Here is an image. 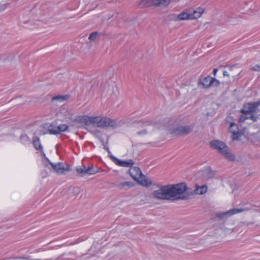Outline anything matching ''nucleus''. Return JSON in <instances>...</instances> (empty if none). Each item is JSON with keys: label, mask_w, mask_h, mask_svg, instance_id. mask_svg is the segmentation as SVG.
<instances>
[{"label": "nucleus", "mask_w": 260, "mask_h": 260, "mask_svg": "<svg viewBox=\"0 0 260 260\" xmlns=\"http://www.w3.org/2000/svg\"><path fill=\"white\" fill-rule=\"evenodd\" d=\"M57 129V126H55L53 128H48V133L49 134H51V131H56Z\"/></svg>", "instance_id": "e433bc0d"}, {"label": "nucleus", "mask_w": 260, "mask_h": 260, "mask_svg": "<svg viewBox=\"0 0 260 260\" xmlns=\"http://www.w3.org/2000/svg\"><path fill=\"white\" fill-rule=\"evenodd\" d=\"M76 170L81 177L86 175H93L98 172V171L94 169L92 165L89 167H86L85 165L78 167L76 168Z\"/></svg>", "instance_id": "6e6552de"}, {"label": "nucleus", "mask_w": 260, "mask_h": 260, "mask_svg": "<svg viewBox=\"0 0 260 260\" xmlns=\"http://www.w3.org/2000/svg\"><path fill=\"white\" fill-rule=\"evenodd\" d=\"M249 119V116L248 115H241L239 121L240 122H244L245 120Z\"/></svg>", "instance_id": "c85d7f7f"}, {"label": "nucleus", "mask_w": 260, "mask_h": 260, "mask_svg": "<svg viewBox=\"0 0 260 260\" xmlns=\"http://www.w3.org/2000/svg\"><path fill=\"white\" fill-rule=\"evenodd\" d=\"M20 139L22 142L27 141L29 140V138L26 135H22L20 136Z\"/></svg>", "instance_id": "2f4dec72"}, {"label": "nucleus", "mask_w": 260, "mask_h": 260, "mask_svg": "<svg viewBox=\"0 0 260 260\" xmlns=\"http://www.w3.org/2000/svg\"><path fill=\"white\" fill-rule=\"evenodd\" d=\"M10 58V56L6 54H0V61L5 62L7 60Z\"/></svg>", "instance_id": "cd10ccee"}, {"label": "nucleus", "mask_w": 260, "mask_h": 260, "mask_svg": "<svg viewBox=\"0 0 260 260\" xmlns=\"http://www.w3.org/2000/svg\"><path fill=\"white\" fill-rule=\"evenodd\" d=\"M189 9H185L177 15V19L179 20H191Z\"/></svg>", "instance_id": "6ab92c4d"}, {"label": "nucleus", "mask_w": 260, "mask_h": 260, "mask_svg": "<svg viewBox=\"0 0 260 260\" xmlns=\"http://www.w3.org/2000/svg\"><path fill=\"white\" fill-rule=\"evenodd\" d=\"M41 151V154L42 155V156L44 157V158L46 159V160L49 163V161H50L49 160V159L46 156V155L45 154V153L43 151V149L42 150H40Z\"/></svg>", "instance_id": "c9c22d12"}, {"label": "nucleus", "mask_w": 260, "mask_h": 260, "mask_svg": "<svg viewBox=\"0 0 260 260\" xmlns=\"http://www.w3.org/2000/svg\"><path fill=\"white\" fill-rule=\"evenodd\" d=\"M252 104L254 108H255V107L258 108V106H260V100L255 102H252Z\"/></svg>", "instance_id": "f704fd0d"}, {"label": "nucleus", "mask_w": 260, "mask_h": 260, "mask_svg": "<svg viewBox=\"0 0 260 260\" xmlns=\"http://www.w3.org/2000/svg\"><path fill=\"white\" fill-rule=\"evenodd\" d=\"M217 71H218L217 69H214V70H213V74H214V76L216 75Z\"/></svg>", "instance_id": "ea45409f"}, {"label": "nucleus", "mask_w": 260, "mask_h": 260, "mask_svg": "<svg viewBox=\"0 0 260 260\" xmlns=\"http://www.w3.org/2000/svg\"><path fill=\"white\" fill-rule=\"evenodd\" d=\"M91 118L92 116L86 115L78 116L75 120V125L78 127L83 126L82 124L90 125L91 124Z\"/></svg>", "instance_id": "1a4fd4ad"}, {"label": "nucleus", "mask_w": 260, "mask_h": 260, "mask_svg": "<svg viewBox=\"0 0 260 260\" xmlns=\"http://www.w3.org/2000/svg\"><path fill=\"white\" fill-rule=\"evenodd\" d=\"M113 162L117 165L123 167H131L134 164V161L132 159L126 160H120L114 156H111Z\"/></svg>", "instance_id": "f8f14e48"}, {"label": "nucleus", "mask_w": 260, "mask_h": 260, "mask_svg": "<svg viewBox=\"0 0 260 260\" xmlns=\"http://www.w3.org/2000/svg\"><path fill=\"white\" fill-rule=\"evenodd\" d=\"M177 184H182L184 190L179 195L177 196V200H186L190 198V196L197 194L196 189L191 190L187 187L185 183L181 182Z\"/></svg>", "instance_id": "39448f33"}, {"label": "nucleus", "mask_w": 260, "mask_h": 260, "mask_svg": "<svg viewBox=\"0 0 260 260\" xmlns=\"http://www.w3.org/2000/svg\"><path fill=\"white\" fill-rule=\"evenodd\" d=\"M68 126L66 124H60L59 125L57 126V129L56 131H51V135H56L60 134L61 132H63L65 131H68Z\"/></svg>", "instance_id": "412c9836"}, {"label": "nucleus", "mask_w": 260, "mask_h": 260, "mask_svg": "<svg viewBox=\"0 0 260 260\" xmlns=\"http://www.w3.org/2000/svg\"><path fill=\"white\" fill-rule=\"evenodd\" d=\"M74 191L76 192H79V187H75L74 188Z\"/></svg>", "instance_id": "58836bf2"}, {"label": "nucleus", "mask_w": 260, "mask_h": 260, "mask_svg": "<svg viewBox=\"0 0 260 260\" xmlns=\"http://www.w3.org/2000/svg\"><path fill=\"white\" fill-rule=\"evenodd\" d=\"M238 69L235 66H233L229 67V72L230 73H232L235 74V76L238 75L239 74V70L237 72H235V70Z\"/></svg>", "instance_id": "bb28decb"}, {"label": "nucleus", "mask_w": 260, "mask_h": 260, "mask_svg": "<svg viewBox=\"0 0 260 260\" xmlns=\"http://www.w3.org/2000/svg\"><path fill=\"white\" fill-rule=\"evenodd\" d=\"M69 96L68 95H61V96L59 95V96H56L53 97L52 98V100H57L59 102H63V101L67 100L69 99Z\"/></svg>", "instance_id": "393cba45"}, {"label": "nucleus", "mask_w": 260, "mask_h": 260, "mask_svg": "<svg viewBox=\"0 0 260 260\" xmlns=\"http://www.w3.org/2000/svg\"><path fill=\"white\" fill-rule=\"evenodd\" d=\"M133 186V184L129 182L125 181L120 182L117 185V186L121 189H127Z\"/></svg>", "instance_id": "5701e85b"}, {"label": "nucleus", "mask_w": 260, "mask_h": 260, "mask_svg": "<svg viewBox=\"0 0 260 260\" xmlns=\"http://www.w3.org/2000/svg\"><path fill=\"white\" fill-rule=\"evenodd\" d=\"M23 259H27L26 258H23Z\"/></svg>", "instance_id": "79ce46f5"}, {"label": "nucleus", "mask_w": 260, "mask_h": 260, "mask_svg": "<svg viewBox=\"0 0 260 260\" xmlns=\"http://www.w3.org/2000/svg\"><path fill=\"white\" fill-rule=\"evenodd\" d=\"M152 124V123L149 121H140L138 123V127H143L146 126H149L151 125Z\"/></svg>", "instance_id": "a878e982"}, {"label": "nucleus", "mask_w": 260, "mask_h": 260, "mask_svg": "<svg viewBox=\"0 0 260 260\" xmlns=\"http://www.w3.org/2000/svg\"><path fill=\"white\" fill-rule=\"evenodd\" d=\"M219 81L218 80L210 76L200 78L199 81V84H201L205 88L212 86H217L219 85Z\"/></svg>", "instance_id": "20e7f679"}, {"label": "nucleus", "mask_w": 260, "mask_h": 260, "mask_svg": "<svg viewBox=\"0 0 260 260\" xmlns=\"http://www.w3.org/2000/svg\"><path fill=\"white\" fill-rule=\"evenodd\" d=\"M260 116V109L257 107L252 108V112L250 116H249V119L252 120L253 122H255L257 120L258 117Z\"/></svg>", "instance_id": "aec40b11"}, {"label": "nucleus", "mask_w": 260, "mask_h": 260, "mask_svg": "<svg viewBox=\"0 0 260 260\" xmlns=\"http://www.w3.org/2000/svg\"><path fill=\"white\" fill-rule=\"evenodd\" d=\"M229 132L232 134L231 138L233 140H238L241 135V134L239 132L238 125L234 122L231 123Z\"/></svg>", "instance_id": "9b49d317"}, {"label": "nucleus", "mask_w": 260, "mask_h": 260, "mask_svg": "<svg viewBox=\"0 0 260 260\" xmlns=\"http://www.w3.org/2000/svg\"><path fill=\"white\" fill-rule=\"evenodd\" d=\"M21 96H19V98H17V99L19 100V99H21Z\"/></svg>", "instance_id": "a19ab883"}, {"label": "nucleus", "mask_w": 260, "mask_h": 260, "mask_svg": "<svg viewBox=\"0 0 260 260\" xmlns=\"http://www.w3.org/2000/svg\"><path fill=\"white\" fill-rule=\"evenodd\" d=\"M208 187L206 185H203L201 186L196 185V191L197 194H203L206 192Z\"/></svg>", "instance_id": "4be33fe9"}, {"label": "nucleus", "mask_w": 260, "mask_h": 260, "mask_svg": "<svg viewBox=\"0 0 260 260\" xmlns=\"http://www.w3.org/2000/svg\"><path fill=\"white\" fill-rule=\"evenodd\" d=\"M129 173L131 176L136 181L139 180V178L142 175L140 169L137 167H131L129 170Z\"/></svg>", "instance_id": "2eb2a0df"}, {"label": "nucleus", "mask_w": 260, "mask_h": 260, "mask_svg": "<svg viewBox=\"0 0 260 260\" xmlns=\"http://www.w3.org/2000/svg\"><path fill=\"white\" fill-rule=\"evenodd\" d=\"M190 19L193 20L200 18L203 13L204 10L202 8H198L197 10H193L190 8Z\"/></svg>", "instance_id": "dca6fc26"}, {"label": "nucleus", "mask_w": 260, "mask_h": 260, "mask_svg": "<svg viewBox=\"0 0 260 260\" xmlns=\"http://www.w3.org/2000/svg\"><path fill=\"white\" fill-rule=\"evenodd\" d=\"M219 228H220V229H221L222 230H223L224 231H225L228 229H226V228L224 227L223 224L220 225Z\"/></svg>", "instance_id": "4c0bfd02"}, {"label": "nucleus", "mask_w": 260, "mask_h": 260, "mask_svg": "<svg viewBox=\"0 0 260 260\" xmlns=\"http://www.w3.org/2000/svg\"><path fill=\"white\" fill-rule=\"evenodd\" d=\"M33 145L37 150H42L43 148L39 141V138L37 137H35L34 138Z\"/></svg>", "instance_id": "b1692460"}, {"label": "nucleus", "mask_w": 260, "mask_h": 260, "mask_svg": "<svg viewBox=\"0 0 260 260\" xmlns=\"http://www.w3.org/2000/svg\"><path fill=\"white\" fill-rule=\"evenodd\" d=\"M245 209H232L228 211L222 213H218L215 215V217L220 220H225L228 217L232 216L234 214L244 212Z\"/></svg>", "instance_id": "0eeeda50"}, {"label": "nucleus", "mask_w": 260, "mask_h": 260, "mask_svg": "<svg viewBox=\"0 0 260 260\" xmlns=\"http://www.w3.org/2000/svg\"><path fill=\"white\" fill-rule=\"evenodd\" d=\"M251 69L253 71L260 72V66L258 65H255L252 67Z\"/></svg>", "instance_id": "473e14b6"}, {"label": "nucleus", "mask_w": 260, "mask_h": 260, "mask_svg": "<svg viewBox=\"0 0 260 260\" xmlns=\"http://www.w3.org/2000/svg\"><path fill=\"white\" fill-rule=\"evenodd\" d=\"M185 190L182 184L160 185L158 189L152 192L153 197L158 200L173 201L177 200V196Z\"/></svg>", "instance_id": "f257e3e1"}, {"label": "nucleus", "mask_w": 260, "mask_h": 260, "mask_svg": "<svg viewBox=\"0 0 260 260\" xmlns=\"http://www.w3.org/2000/svg\"><path fill=\"white\" fill-rule=\"evenodd\" d=\"M100 128L112 127L115 128L117 126V123L113 120L106 117L92 116L91 124Z\"/></svg>", "instance_id": "7ed1b4c3"}, {"label": "nucleus", "mask_w": 260, "mask_h": 260, "mask_svg": "<svg viewBox=\"0 0 260 260\" xmlns=\"http://www.w3.org/2000/svg\"><path fill=\"white\" fill-rule=\"evenodd\" d=\"M136 181L139 182L142 185L146 187H149L152 184L151 180L143 174L141 175V177L139 178V180H137Z\"/></svg>", "instance_id": "a211bd4d"}, {"label": "nucleus", "mask_w": 260, "mask_h": 260, "mask_svg": "<svg viewBox=\"0 0 260 260\" xmlns=\"http://www.w3.org/2000/svg\"><path fill=\"white\" fill-rule=\"evenodd\" d=\"M137 134L138 135H146V134H147V131L146 129H144L143 130H142L141 131L138 132Z\"/></svg>", "instance_id": "72a5a7b5"}, {"label": "nucleus", "mask_w": 260, "mask_h": 260, "mask_svg": "<svg viewBox=\"0 0 260 260\" xmlns=\"http://www.w3.org/2000/svg\"><path fill=\"white\" fill-rule=\"evenodd\" d=\"M210 146L217 150L220 153L223 155L226 159L230 161H234L235 157L229 151V148L224 142L219 140H214L210 142Z\"/></svg>", "instance_id": "f03ea898"}, {"label": "nucleus", "mask_w": 260, "mask_h": 260, "mask_svg": "<svg viewBox=\"0 0 260 260\" xmlns=\"http://www.w3.org/2000/svg\"><path fill=\"white\" fill-rule=\"evenodd\" d=\"M49 164L52 167L54 171L58 175L63 174L65 171H68L70 170L68 168H64L63 165L61 162L53 164L49 161Z\"/></svg>", "instance_id": "ddd939ff"}, {"label": "nucleus", "mask_w": 260, "mask_h": 260, "mask_svg": "<svg viewBox=\"0 0 260 260\" xmlns=\"http://www.w3.org/2000/svg\"><path fill=\"white\" fill-rule=\"evenodd\" d=\"M253 108L252 102H249L243 105V107L241 110L240 112L244 115H248L250 116L251 112H252V108L253 109Z\"/></svg>", "instance_id": "f3484780"}, {"label": "nucleus", "mask_w": 260, "mask_h": 260, "mask_svg": "<svg viewBox=\"0 0 260 260\" xmlns=\"http://www.w3.org/2000/svg\"><path fill=\"white\" fill-rule=\"evenodd\" d=\"M223 75L224 76H228V77H234L235 76V74H234V73H230V72H228L226 71H224L223 72Z\"/></svg>", "instance_id": "7c9ffc66"}, {"label": "nucleus", "mask_w": 260, "mask_h": 260, "mask_svg": "<svg viewBox=\"0 0 260 260\" xmlns=\"http://www.w3.org/2000/svg\"><path fill=\"white\" fill-rule=\"evenodd\" d=\"M193 128L191 125H180L173 130L172 134L178 136L187 135L192 132Z\"/></svg>", "instance_id": "423d86ee"}, {"label": "nucleus", "mask_w": 260, "mask_h": 260, "mask_svg": "<svg viewBox=\"0 0 260 260\" xmlns=\"http://www.w3.org/2000/svg\"><path fill=\"white\" fill-rule=\"evenodd\" d=\"M143 3L144 5L146 7H150L151 6H167L170 4V0H144Z\"/></svg>", "instance_id": "9d476101"}, {"label": "nucleus", "mask_w": 260, "mask_h": 260, "mask_svg": "<svg viewBox=\"0 0 260 260\" xmlns=\"http://www.w3.org/2000/svg\"><path fill=\"white\" fill-rule=\"evenodd\" d=\"M98 34H90L88 37V39L90 41H94L98 37Z\"/></svg>", "instance_id": "c756f323"}, {"label": "nucleus", "mask_w": 260, "mask_h": 260, "mask_svg": "<svg viewBox=\"0 0 260 260\" xmlns=\"http://www.w3.org/2000/svg\"><path fill=\"white\" fill-rule=\"evenodd\" d=\"M216 172L212 170L211 167H208L205 168L202 172V179L204 180H208L215 176Z\"/></svg>", "instance_id": "4468645a"}]
</instances>
